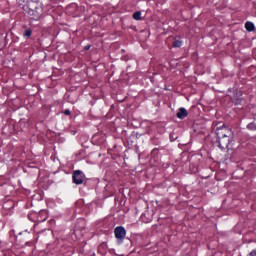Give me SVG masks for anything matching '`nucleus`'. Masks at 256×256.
Returning <instances> with one entry per match:
<instances>
[{"label": "nucleus", "mask_w": 256, "mask_h": 256, "mask_svg": "<svg viewBox=\"0 0 256 256\" xmlns=\"http://www.w3.org/2000/svg\"><path fill=\"white\" fill-rule=\"evenodd\" d=\"M24 35L25 37H31V30H26Z\"/></svg>", "instance_id": "1a4fd4ad"}, {"label": "nucleus", "mask_w": 256, "mask_h": 256, "mask_svg": "<svg viewBox=\"0 0 256 256\" xmlns=\"http://www.w3.org/2000/svg\"><path fill=\"white\" fill-rule=\"evenodd\" d=\"M114 233H115L116 239H118V243H121V241H123V239H125V235H126L125 228H123L121 226L117 227L114 230Z\"/></svg>", "instance_id": "7ed1b4c3"}, {"label": "nucleus", "mask_w": 256, "mask_h": 256, "mask_svg": "<svg viewBox=\"0 0 256 256\" xmlns=\"http://www.w3.org/2000/svg\"><path fill=\"white\" fill-rule=\"evenodd\" d=\"M240 96H241V92H237L236 95L234 96V99H239Z\"/></svg>", "instance_id": "9d476101"}, {"label": "nucleus", "mask_w": 256, "mask_h": 256, "mask_svg": "<svg viewBox=\"0 0 256 256\" xmlns=\"http://www.w3.org/2000/svg\"><path fill=\"white\" fill-rule=\"evenodd\" d=\"M188 113H187V110L185 108H180L178 110V113H177V117L178 119H185V117H187Z\"/></svg>", "instance_id": "20e7f679"}, {"label": "nucleus", "mask_w": 256, "mask_h": 256, "mask_svg": "<svg viewBox=\"0 0 256 256\" xmlns=\"http://www.w3.org/2000/svg\"><path fill=\"white\" fill-rule=\"evenodd\" d=\"M84 49H85L86 51H89V49H91V46H90V45L85 46Z\"/></svg>", "instance_id": "f8f14e48"}, {"label": "nucleus", "mask_w": 256, "mask_h": 256, "mask_svg": "<svg viewBox=\"0 0 256 256\" xmlns=\"http://www.w3.org/2000/svg\"><path fill=\"white\" fill-rule=\"evenodd\" d=\"M72 179H73V183H75L76 185H81L85 179V175L81 170H76L73 173Z\"/></svg>", "instance_id": "f03ea898"}, {"label": "nucleus", "mask_w": 256, "mask_h": 256, "mask_svg": "<svg viewBox=\"0 0 256 256\" xmlns=\"http://www.w3.org/2000/svg\"><path fill=\"white\" fill-rule=\"evenodd\" d=\"M64 115H71V111H69V109L65 110Z\"/></svg>", "instance_id": "9b49d317"}, {"label": "nucleus", "mask_w": 256, "mask_h": 256, "mask_svg": "<svg viewBox=\"0 0 256 256\" xmlns=\"http://www.w3.org/2000/svg\"><path fill=\"white\" fill-rule=\"evenodd\" d=\"M173 47H181V41L180 40H175L173 42Z\"/></svg>", "instance_id": "0eeeda50"}, {"label": "nucleus", "mask_w": 256, "mask_h": 256, "mask_svg": "<svg viewBox=\"0 0 256 256\" xmlns=\"http://www.w3.org/2000/svg\"><path fill=\"white\" fill-rule=\"evenodd\" d=\"M248 129H251L252 131L256 129L255 123L248 124Z\"/></svg>", "instance_id": "6e6552de"}, {"label": "nucleus", "mask_w": 256, "mask_h": 256, "mask_svg": "<svg viewBox=\"0 0 256 256\" xmlns=\"http://www.w3.org/2000/svg\"><path fill=\"white\" fill-rule=\"evenodd\" d=\"M216 135L218 137V147L220 149H227L229 148V143H231V130L227 129L221 124H218L216 128Z\"/></svg>", "instance_id": "f257e3e1"}, {"label": "nucleus", "mask_w": 256, "mask_h": 256, "mask_svg": "<svg viewBox=\"0 0 256 256\" xmlns=\"http://www.w3.org/2000/svg\"><path fill=\"white\" fill-rule=\"evenodd\" d=\"M27 0H18V3L21 5V3H25Z\"/></svg>", "instance_id": "ddd939ff"}, {"label": "nucleus", "mask_w": 256, "mask_h": 256, "mask_svg": "<svg viewBox=\"0 0 256 256\" xmlns=\"http://www.w3.org/2000/svg\"><path fill=\"white\" fill-rule=\"evenodd\" d=\"M133 19H135V21H141V13L140 12L134 13Z\"/></svg>", "instance_id": "423d86ee"}, {"label": "nucleus", "mask_w": 256, "mask_h": 256, "mask_svg": "<svg viewBox=\"0 0 256 256\" xmlns=\"http://www.w3.org/2000/svg\"><path fill=\"white\" fill-rule=\"evenodd\" d=\"M245 27L248 31H253L255 29V25L251 22H246Z\"/></svg>", "instance_id": "39448f33"}]
</instances>
